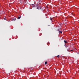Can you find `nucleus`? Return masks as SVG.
I'll list each match as a JSON object with an SVG mask.
<instances>
[{
  "label": "nucleus",
  "instance_id": "f257e3e1",
  "mask_svg": "<svg viewBox=\"0 0 79 79\" xmlns=\"http://www.w3.org/2000/svg\"><path fill=\"white\" fill-rule=\"evenodd\" d=\"M33 7H34V8H35V7H37V9H38V10H40L42 9V8H41L40 6H38L36 4L34 5Z\"/></svg>",
  "mask_w": 79,
  "mask_h": 79
},
{
  "label": "nucleus",
  "instance_id": "423d86ee",
  "mask_svg": "<svg viewBox=\"0 0 79 79\" xmlns=\"http://www.w3.org/2000/svg\"><path fill=\"white\" fill-rule=\"evenodd\" d=\"M45 64H47V61L45 62Z\"/></svg>",
  "mask_w": 79,
  "mask_h": 79
},
{
  "label": "nucleus",
  "instance_id": "f03ea898",
  "mask_svg": "<svg viewBox=\"0 0 79 79\" xmlns=\"http://www.w3.org/2000/svg\"><path fill=\"white\" fill-rule=\"evenodd\" d=\"M12 19L13 21H15V20H16V18H13Z\"/></svg>",
  "mask_w": 79,
  "mask_h": 79
},
{
  "label": "nucleus",
  "instance_id": "39448f33",
  "mask_svg": "<svg viewBox=\"0 0 79 79\" xmlns=\"http://www.w3.org/2000/svg\"><path fill=\"white\" fill-rule=\"evenodd\" d=\"M64 43H66V44H67V41H66V40H64Z\"/></svg>",
  "mask_w": 79,
  "mask_h": 79
},
{
  "label": "nucleus",
  "instance_id": "9b49d317",
  "mask_svg": "<svg viewBox=\"0 0 79 79\" xmlns=\"http://www.w3.org/2000/svg\"><path fill=\"white\" fill-rule=\"evenodd\" d=\"M65 47H66V45H65Z\"/></svg>",
  "mask_w": 79,
  "mask_h": 79
},
{
  "label": "nucleus",
  "instance_id": "0eeeda50",
  "mask_svg": "<svg viewBox=\"0 0 79 79\" xmlns=\"http://www.w3.org/2000/svg\"><path fill=\"white\" fill-rule=\"evenodd\" d=\"M50 19L51 20V21L52 20V19L51 17L50 18Z\"/></svg>",
  "mask_w": 79,
  "mask_h": 79
},
{
  "label": "nucleus",
  "instance_id": "20e7f679",
  "mask_svg": "<svg viewBox=\"0 0 79 79\" xmlns=\"http://www.w3.org/2000/svg\"><path fill=\"white\" fill-rule=\"evenodd\" d=\"M59 33H60V34H62V31H59Z\"/></svg>",
  "mask_w": 79,
  "mask_h": 79
},
{
  "label": "nucleus",
  "instance_id": "6e6552de",
  "mask_svg": "<svg viewBox=\"0 0 79 79\" xmlns=\"http://www.w3.org/2000/svg\"><path fill=\"white\" fill-rule=\"evenodd\" d=\"M57 58H59V56H60V55H58V56H57Z\"/></svg>",
  "mask_w": 79,
  "mask_h": 79
},
{
  "label": "nucleus",
  "instance_id": "7ed1b4c3",
  "mask_svg": "<svg viewBox=\"0 0 79 79\" xmlns=\"http://www.w3.org/2000/svg\"><path fill=\"white\" fill-rule=\"evenodd\" d=\"M21 18V16H20L18 18V19H20V18Z\"/></svg>",
  "mask_w": 79,
  "mask_h": 79
},
{
  "label": "nucleus",
  "instance_id": "1a4fd4ad",
  "mask_svg": "<svg viewBox=\"0 0 79 79\" xmlns=\"http://www.w3.org/2000/svg\"><path fill=\"white\" fill-rule=\"evenodd\" d=\"M4 19V20H6V18H5Z\"/></svg>",
  "mask_w": 79,
  "mask_h": 79
},
{
  "label": "nucleus",
  "instance_id": "9d476101",
  "mask_svg": "<svg viewBox=\"0 0 79 79\" xmlns=\"http://www.w3.org/2000/svg\"><path fill=\"white\" fill-rule=\"evenodd\" d=\"M73 50H71V52H73Z\"/></svg>",
  "mask_w": 79,
  "mask_h": 79
}]
</instances>
